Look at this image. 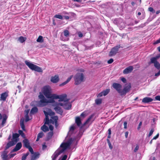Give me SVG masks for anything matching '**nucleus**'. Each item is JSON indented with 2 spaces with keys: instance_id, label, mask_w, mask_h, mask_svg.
Instances as JSON below:
<instances>
[{
  "instance_id": "1",
  "label": "nucleus",
  "mask_w": 160,
  "mask_h": 160,
  "mask_svg": "<svg viewBox=\"0 0 160 160\" xmlns=\"http://www.w3.org/2000/svg\"><path fill=\"white\" fill-rule=\"evenodd\" d=\"M74 139L70 138L67 142L62 143L60 148L57 150L52 156V160H56L58 155L63 152L65 150L68 148L73 141Z\"/></svg>"
},
{
  "instance_id": "2",
  "label": "nucleus",
  "mask_w": 160,
  "mask_h": 160,
  "mask_svg": "<svg viewBox=\"0 0 160 160\" xmlns=\"http://www.w3.org/2000/svg\"><path fill=\"white\" fill-rule=\"evenodd\" d=\"M19 135L17 133H13L12 138L11 141L9 142L7 145L6 149H8L10 147L15 145L18 141V138Z\"/></svg>"
},
{
  "instance_id": "3",
  "label": "nucleus",
  "mask_w": 160,
  "mask_h": 160,
  "mask_svg": "<svg viewBox=\"0 0 160 160\" xmlns=\"http://www.w3.org/2000/svg\"><path fill=\"white\" fill-rule=\"evenodd\" d=\"M75 84L78 85L84 81V76L82 73H78L74 76Z\"/></svg>"
},
{
  "instance_id": "4",
  "label": "nucleus",
  "mask_w": 160,
  "mask_h": 160,
  "mask_svg": "<svg viewBox=\"0 0 160 160\" xmlns=\"http://www.w3.org/2000/svg\"><path fill=\"white\" fill-rule=\"evenodd\" d=\"M25 63L29 68L32 70H34L38 72H42V69L40 67L32 63L27 61H25Z\"/></svg>"
},
{
  "instance_id": "5",
  "label": "nucleus",
  "mask_w": 160,
  "mask_h": 160,
  "mask_svg": "<svg viewBox=\"0 0 160 160\" xmlns=\"http://www.w3.org/2000/svg\"><path fill=\"white\" fill-rule=\"evenodd\" d=\"M43 92L47 98H52L53 94H51V89L49 86H45L43 88Z\"/></svg>"
},
{
  "instance_id": "6",
  "label": "nucleus",
  "mask_w": 160,
  "mask_h": 160,
  "mask_svg": "<svg viewBox=\"0 0 160 160\" xmlns=\"http://www.w3.org/2000/svg\"><path fill=\"white\" fill-rule=\"evenodd\" d=\"M52 98H55V99H59L58 101H67L66 97L67 95L66 94L62 95H58L56 94H53L52 96Z\"/></svg>"
},
{
  "instance_id": "7",
  "label": "nucleus",
  "mask_w": 160,
  "mask_h": 160,
  "mask_svg": "<svg viewBox=\"0 0 160 160\" xmlns=\"http://www.w3.org/2000/svg\"><path fill=\"white\" fill-rule=\"evenodd\" d=\"M160 57V55L158 56H156V57L152 58L151 59V62L154 63L155 67L158 69L160 68V64L157 62V59Z\"/></svg>"
},
{
  "instance_id": "8",
  "label": "nucleus",
  "mask_w": 160,
  "mask_h": 160,
  "mask_svg": "<svg viewBox=\"0 0 160 160\" xmlns=\"http://www.w3.org/2000/svg\"><path fill=\"white\" fill-rule=\"evenodd\" d=\"M58 104L60 105V106H62L65 109L69 110L71 108V104L68 102V100L67 99V101H65L63 103L62 102H58Z\"/></svg>"
},
{
  "instance_id": "9",
  "label": "nucleus",
  "mask_w": 160,
  "mask_h": 160,
  "mask_svg": "<svg viewBox=\"0 0 160 160\" xmlns=\"http://www.w3.org/2000/svg\"><path fill=\"white\" fill-rule=\"evenodd\" d=\"M53 106L55 107L54 109L56 112L61 115H62L63 113V111L62 109L60 107V105L58 104V102L56 103L55 104L53 105Z\"/></svg>"
},
{
  "instance_id": "10",
  "label": "nucleus",
  "mask_w": 160,
  "mask_h": 160,
  "mask_svg": "<svg viewBox=\"0 0 160 160\" xmlns=\"http://www.w3.org/2000/svg\"><path fill=\"white\" fill-rule=\"evenodd\" d=\"M112 86L121 95L122 86L119 83L114 82L112 84Z\"/></svg>"
},
{
  "instance_id": "11",
  "label": "nucleus",
  "mask_w": 160,
  "mask_h": 160,
  "mask_svg": "<svg viewBox=\"0 0 160 160\" xmlns=\"http://www.w3.org/2000/svg\"><path fill=\"white\" fill-rule=\"evenodd\" d=\"M120 48V45H118L113 47L111 50L109 54V56H112L115 55L118 52L119 49Z\"/></svg>"
},
{
  "instance_id": "12",
  "label": "nucleus",
  "mask_w": 160,
  "mask_h": 160,
  "mask_svg": "<svg viewBox=\"0 0 160 160\" xmlns=\"http://www.w3.org/2000/svg\"><path fill=\"white\" fill-rule=\"evenodd\" d=\"M58 117L57 116L52 117L51 119L50 120V123L53 124L54 123L56 127H57L58 126Z\"/></svg>"
},
{
  "instance_id": "13",
  "label": "nucleus",
  "mask_w": 160,
  "mask_h": 160,
  "mask_svg": "<svg viewBox=\"0 0 160 160\" xmlns=\"http://www.w3.org/2000/svg\"><path fill=\"white\" fill-rule=\"evenodd\" d=\"M131 88V86L130 85H128L125 87L123 90H122L121 95H125L126 93Z\"/></svg>"
},
{
  "instance_id": "14",
  "label": "nucleus",
  "mask_w": 160,
  "mask_h": 160,
  "mask_svg": "<svg viewBox=\"0 0 160 160\" xmlns=\"http://www.w3.org/2000/svg\"><path fill=\"white\" fill-rule=\"evenodd\" d=\"M133 67L132 66H129L126 68L123 71V73L124 74H126L128 73L131 72L133 69Z\"/></svg>"
},
{
  "instance_id": "15",
  "label": "nucleus",
  "mask_w": 160,
  "mask_h": 160,
  "mask_svg": "<svg viewBox=\"0 0 160 160\" xmlns=\"http://www.w3.org/2000/svg\"><path fill=\"white\" fill-rule=\"evenodd\" d=\"M47 103V99L45 98L41 99L40 101L38 102V106L40 107H43L46 105Z\"/></svg>"
},
{
  "instance_id": "16",
  "label": "nucleus",
  "mask_w": 160,
  "mask_h": 160,
  "mask_svg": "<svg viewBox=\"0 0 160 160\" xmlns=\"http://www.w3.org/2000/svg\"><path fill=\"white\" fill-rule=\"evenodd\" d=\"M59 80L58 76L55 75V76L52 77L51 78V81L53 83H56L58 82Z\"/></svg>"
},
{
  "instance_id": "17",
  "label": "nucleus",
  "mask_w": 160,
  "mask_h": 160,
  "mask_svg": "<svg viewBox=\"0 0 160 160\" xmlns=\"http://www.w3.org/2000/svg\"><path fill=\"white\" fill-rule=\"evenodd\" d=\"M21 142H18L16 144L15 148L13 149L12 152H14L19 150L22 147Z\"/></svg>"
},
{
  "instance_id": "18",
  "label": "nucleus",
  "mask_w": 160,
  "mask_h": 160,
  "mask_svg": "<svg viewBox=\"0 0 160 160\" xmlns=\"http://www.w3.org/2000/svg\"><path fill=\"white\" fill-rule=\"evenodd\" d=\"M152 100L153 99L152 98L148 97H146L142 99V102L143 103H147L151 102Z\"/></svg>"
},
{
  "instance_id": "19",
  "label": "nucleus",
  "mask_w": 160,
  "mask_h": 160,
  "mask_svg": "<svg viewBox=\"0 0 160 160\" xmlns=\"http://www.w3.org/2000/svg\"><path fill=\"white\" fill-rule=\"evenodd\" d=\"M25 147L27 148L30 147L29 141L27 139H24L22 141Z\"/></svg>"
},
{
  "instance_id": "20",
  "label": "nucleus",
  "mask_w": 160,
  "mask_h": 160,
  "mask_svg": "<svg viewBox=\"0 0 160 160\" xmlns=\"http://www.w3.org/2000/svg\"><path fill=\"white\" fill-rule=\"evenodd\" d=\"M8 96V93L6 92L2 93L1 94V96L0 98V100L5 101L6 100Z\"/></svg>"
},
{
  "instance_id": "21",
  "label": "nucleus",
  "mask_w": 160,
  "mask_h": 160,
  "mask_svg": "<svg viewBox=\"0 0 160 160\" xmlns=\"http://www.w3.org/2000/svg\"><path fill=\"white\" fill-rule=\"evenodd\" d=\"M75 123L78 127H80L81 125V120L80 117H77L75 118Z\"/></svg>"
},
{
  "instance_id": "22",
  "label": "nucleus",
  "mask_w": 160,
  "mask_h": 160,
  "mask_svg": "<svg viewBox=\"0 0 160 160\" xmlns=\"http://www.w3.org/2000/svg\"><path fill=\"white\" fill-rule=\"evenodd\" d=\"M44 112H45V113L47 114V115L48 116V115L52 116L53 115H55V113L54 112H52L51 110L50 109H49L47 112H46V111H44Z\"/></svg>"
},
{
  "instance_id": "23",
  "label": "nucleus",
  "mask_w": 160,
  "mask_h": 160,
  "mask_svg": "<svg viewBox=\"0 0 160 160\" xmlns=\"http://www.w3.org/2000/svg\"><path fill=\"white\" fill-rule=\"evenodd\" d=\"M75 128L74 125H72L71 126L70 128L69 131L68 132V136H70L71 135L72 133Z\"/></svg>"
},
{
  "instance_id": "24",
  "label": "nucleus",
  "mask_w": 160,
  "mask_h": 160,
  "mask_svg": "<svg viewBox=\"0 0 160 160\" xmlns=\"http://www.w3.org/2000/svg\"><path fill=\"white\" fill-rule=\"evenodd\" d=\"M38 111V108L36 107H34L31 109L30 114L31 115L32 114H34V113L37 112Z\"/></svg>"
},
{
  "instance_id": "25",
  "label": "nucleus",
  "mask_w": 160,
  "mask_h": 160,
  "mask_svg": "<svg viewBox=\"0 0 160 160\" xmlns=\"http://www.w3.org/2000/svg\"><path fill=\"white\" fill-rule=\"evenodd\" d=\"M41 129L44 132H46L49 131L48 127L45 125V124L41 127Z\"/></svg>"
},
{
  "instance_id": "26",
  "label": "nucleus",
  "mask_w": 160,
  "mask_h": 160,
  "mask_svg": "<svg viewBox=\"0 0 160 160\" xmlns=\"http://www.w3.org/2000/svg\"><path fill=\"white\" fill-rule=\"evenodd\" d=\"M44 114L45 115V121L44 124H48L50 122V120H49L48 116L47 115V114H46L45 112H44Z\"/></svg>"
},
{
  "instance_id": "27",
  "label": "nucleus",
  "mask_w": 160,
  "mask_h": 160,
  "mask_svg": "<svg viewBox=\"0 0 160 160\" xmlns=\"http://www.w3.org/2000/svg\"><path fill=\"white\" fill-rule=\"evenodd\" d=\"M39 154L35 153L32 156L31 160H35L37 158H38Z\"/></svg>"
},
{
  "instance_id": "28",
  "label": "nucleus",
  "mask_w": 160,
  "mask_h": 160,
  "mask_svg": "<svg viewBox=\"0 0 160 160\" xmlns=\"http://www.w3.org/2000/svg\"><path fill=\"white\" fill-rule=\"evenodd\" d=\"M72 77H73L72 75L70 77H69V78H68L67 79V80L66 81H65V82H63L62 84L61 85H65L67 83H68V82H69L70 81V80L71 79V78H72Z\"/></svg>"
},
{
  "instance_id": "29",
  "label": "nucleus",
  "mask_w": 160,
  "mask_h": 160,
  "mask_svg": "<svg viewBox=\"0 0 160 160\" xmlns=\"http://www.w3.org/2000/svg\"><path fill=\"white\" fill-rule=\"evenodd\" d=\"M8 152L6 151H4L2 155V158H8Z\"/></svg>"
},
{
  "instance_id": "30",
  "label": "nucleus",
  "mask_w": 160,
  "mask_h": 160,
  "mask_svg": "<svg viewBox=\"0 0 160 160\" xmlns=\"http://www.w3.org/2000/svg\"><path fill=\"white\" fill-rule=\"evenodd\" d=\"M37 41L39 42H43V40L42 37L41 36H39L37 40Z\"/></svg>"
},
{
  "instance_id": "31",
  "label": "nucleus",
  "mask_w": 160,
  "mask_h": 160,
  "mask_svg": "<svg viewBox=\"0 0 160 160\" xmlns=\"http://www.w3.org/2000/svg\"><path fill=\"white\" fill-rule=\"evenodd\" d=\"M110 89H106L105 90L103 91L102 92L103 94V96H105L106 95H107L110 92Z\"/></svg>"
},
{
  "instance_id": "32",
  "label": "nucleus",
  "mask_w": 160,
  "mask_h": 160,
  "mask_svg": "<svg viewBox=\"0 0 160 160\" xmlns=\"http://www.w3.org/2000/svg\"><path fill=\"white\" fill-rule=\"evenodd\" d=\"M25 40L26 38L22 36L18 38V40L21 43H23L25 41Z\"/></svg>"
},
{
  "instance_id": "33",
  "label": "nucleus",
  "mask_w": 160,
  "mask_h": 160,
  "mask_svg": "<svg viewBox=\"0 0 160 160\" xmlns=\"http://www.w3.org/2000/svg\"><path fill=\"white\" fill-rule=\"evenodd\" d=\"M50 98V99L48 100H47V103H53L55 102V101L54 99H55V98Z\"/></svg>"
},
{
  "instance_id": "34",
  "label": "nucleus",
  "mask_w": 160,
  "mask_h": 160,
  "mask_svg": "<svg viewBox=\"0 0 160 160\" xmlns=\"http://www.w3.org/2000/svg\"><path fill=\"white\" fill-rule=\"evenodd\" d=\"M29 153L28 152H27L26 154H24L22 158V160H25L27 158V156L29 155Z\"/></svg>"
},
{
  "instance_id": "35",
  "label": "nucleus",
  "mask_w": 160,
  "mask_h": 160,
  "mask_svg": "<svg viewBox=\"0 0 160 160\" xmlns=\"http://www.w3.org/2000/svg\"><path fill=\"white\" fill-rule=\"evenodd\" d=\"M7 118L6 117L2 119V123L1 124V125L2 126V127L4 126V124L6 122V119Z\"/></svg>"
},
{
  "instance_id": "36",
  "label": "nucleus",
  "mask_w": 160,
  "mask_h": 160,
  "mask_svg": "<svg viewBox=\"0 0 160 160\" xmlns=\"http://www.w3.org/2000/svg\"><path fill=\"white\" fill-rule=\"evenodd\" d=\"M18 133L19 135H21V136L23 138H24L25 137V135L24 133L21 130H19L18 131Z\"/></svg>"
},
{
  "instance_id": "37",
  "label": "nucleus",
  "mask_w": 160,
  "mask_h": 160,
  "mask_svg": "<svg viewBox=\"0 0 160 160\" xmlns=\"http://www.w3.org/2000/svg\"><path fill=\"white\" fill-rule=\"evenodd\" d=\"M64 35L67 37L69 35V32L67 30H65L64 32Z\"/></svg>"
},
{
  "instance_id": "38",
  "label": "nucleus",
  "mask_w": 160,
  "mask_h": 160,
  "mask_svg": "<svg viewBox=\"0 0 160 160\" xmlns=\"http://www.w3.org/2000/svg\"><path fill=\"white\" fill-rule=\"evenodd\" d=\"M54 17L60 19H62L63 18V17L62 16L60 15H56L54 16Z\"/></svg>"
},
{
  "instance_id": "39",
  "label": "nucleus",
  "mask_w": 160,
  "mask_h": 160,
  "mask_svg": "<svg viewBox=\"0 0 160 160\" xmlns=\"http://www.w3.org/2000/svg\"><path fill=\"white\" fill-rule=\"evenodd\" d=\"M43 133L42 132H41L39 133L38 135V137L40 138H42L43 135Z\"/></svg>"
},
{
  "instance_id": "40",
  "label": "nucleus",
  "mask_w": 160,
  "mask_h": 160,
  "mask_svg": "<svg viewBox=\"0 0 160 160\" xmlns=\"http://www.w3.org/2000/svg\"><path fill=\"white\" fill-rule=\"evenodd\" d=\"M102 100L101 99H97L95 100V102L97 104H99L101 103Z\"/></svg>"
},
{
  "instance_id": "41",
  "label": "nucleus",
  "mask_w": 160,
  "mask_h": 160,
  "mask_svg": "<svg viewBox=\"0 0 160 160\" xmlns=\"http://www.w3.org/2000/svg\"><path fill=\"white\" fill-rule=\"evenodd\" d=\"M29 149V151L30 152L31 154H33L34 153V152L32 148L31 147H29L27 148Z\"/></svg>"
},
{
  "instance_id": "42",
  "label": "nucleus",
  "mask_w": 160,
  "mask_h": 160,
  "mask_svg": "<svg viewBox=\"0 0 160 160\" xmlns=\"http://www.w3.org/2000/svg\"><path fill=\"white\" fill-rule=\"evenodd\" d=\"M148 10L150 12H152V13H154L155 12V11L153 9V8L152 7H150L148 8Z\"/></svg>"
},
{
  "instance_id": "43",
  "label": "nucleus",
  "mask_w": 160,
  "mask_h": 160,
  "mask_svg": "<svg viewBox=\"0 0 160 160\" xmlns=\"http://www.w3.org/2000/svg\"><path fill=\"white\" fill-rule=\"evenodd\" d=\"M20 126H21V128L23 129V130H24V128H25V127H24V123L23 122H20Z\"/></svg>"
},
{
  "instance_id": "44",
  "label": "nucleus",
  "mask_w": 160,
  "mask_h": 160,
  "mask_svg": "<svg viewBox=\"0 0 160 160\" xmlns=\"http://www.w3.org/2000/svg\"><path fill=\"white\" fill-rule=\"evenodd\" d=\"M92 117H89L86 121L84 123L83 126L85 125L86 124H87L91 119Z\"/></svg>"
},
{
  "instance_id": "45",
  "label": "nucleus",
  "mask_w": 160,
  "mask_h": 160,
  "mask_svg": "<svg viewBox=\"0 0 160 160\" xmlns=\"http://www.w3.org/2000/svg\"><path fill=\"white\" fill-rule=\"evenodd\" d=\"M25 121L26 122H27L28 121L30 120V119H29V116L28 114H26L25 116Z\"/></svg>"
},
{
  "instance_id": "46",
  "label": "nucleus",
  "mask_w": 160,
  "mask_h": 160,
  "mask_svg": "<svg viewBox=\"0 0 160 160\" xmlns=\"http://www.w3.org/2000/svg\"><path fill=\"white\" fill-rule=\"evenodd\" d=\"M154 131V129L153 128L149 132V133L148 134V136L150 137L152 135V134Z\"/></svg>"
},
{
  "instance_id": "47",
  "label": "nucleus",
  "mask_w": 160,
  "mask_h": 160,
  "mask_svg": "<svg viewBox=\"0 0 160 160\" xmlns=\"http://www.w3.org/2000/svg\"><path fill=\"white\" fill-rule=\"evenodd\" d=\"M53 134L52 132H50L48 133V137L50 138H51Z\"/></svg>"
},
{
  "instance_id": "48",
  "label": "nucleus",
  "mask_w": 160,
  "mask_h": 160,
  "mask_svg": "<svg viewBox=\"0 0 160 160\" xmlns=\"http://www.w3.org/2000/svg\"><path fill=\"white\" fill-rule=\"evenodd\" d=\"M38 97L40 99L45 98L44 96L41 93H40V95H39Z\"/></svg>"
},
{
  "instance_id": "49",
  "label": "nucleus",
  "mask_w": 160,
  "mask_h": 160,
  "mask_svg": "<svg viewBox=\"0 0 160 160\" xmlns=\"http://www.w3.org/2000/svg\"><path fill=\"white\" fill-rule=\"evenodd\" d=\"M113 62V59L112 58H111L110 60L108 61V64L112 63Z\"/></svg>"
},
{
  "instance_id": "50",
  "label": "nucleus",
  "mask_w": 160,
  "mask_h": 160,
  "mask_svg": "<svg viewBox=\"0 0 160 160\" xmlns=\"http://www.w3.org/2000/svg\"><path fill=\"white\" fill-rule=\"evenodd\" d=\"M67 158V155H64L62 158L61 160H66Z\"/></svg>"
},
{
  "instance_id": "51",
  "label": "nucleus",
  "mask_w": 160,
  "mask_h": 160,
  "mask_svg": "<svg viewBox=\"0 0 160 160\" xmlns=\"http://www.w3.org/2000/svg\"><path fill=\"white\" fill-rule=\"evenodd\" d=\"M78 34L79 37L82 38V37L83 34L82 32H78Z\"/></svg>"
},
{
  "instance_id": "52",
  "label": "nucleus",
  "mask_w": 160,
  "mask_h": 160,
  "mask_svg": "<svg viewBox=\"0 0 160 160\" xmlns=\"http://www.w3.org/2000/svg\"><path fill=\"white\" fill-rule=\"evenodd\" d=\"M142 125V122H140L139 124L138 127L137 128L138 130H139L140 129V128H141V126Z\"/></svg>"
},
{
  "instance_id": "53",
  "label": "nucleus",
  "mask_w": 160,
  "mask_h": 160,
  "mask_svg": "<svg viewBox=\"0 0 160 160\" xmlns=\"http://www.w3.org/2000/svg\"><path fill=\"white\" fill-rule=\"evenodd\" d=\"M159 133H158V134H157V135H156V136H155V137H154L152 139L153 140H155V139H156L157 138H158V137H159Z\"/></svg>"
},
{
  "instance_id": "54",
  "label": "nucleus",
  "mask_w": 160,
  "mask_h": 160,
  "mask_svg": "<svg viewBox=\"0 0 160 160\" xmlns=\"http://www.w3.org/2000/svg\"><path fill=\"white\" fill-rule=\"evenodd\" d=\"M156 100L160 101V96H157L155 97Z\"/></svg>"
},
{
  "instance_id": "55",
  "label": "nucleus",
  "mask_w": 160,
  "mask_h": 160,
  "mask_svg": "<svg viewBox=\"0 0 160 160\" xmlns=\"http://www.w3.org/2000/svg\"><path fill=\"white\" fill-rule=\"evenodd\" d=\"M86 116V114L85 113V112H84L82 113L80 115V116L81 117H83V118L85 117Z\"/></svg>"
},
{
  "instance_id": "56",
  "label": "nucleus",
  "mask_w": 160,
  "mask_h": 160,
  "mask_svg": "<svg viewBox=\"0 0 160 160\" xmlns=\"http://www.w3.org/2000/svg\"><path fill=\"white\" fill-rule=\"evenodd\" d=\"M121 80L124 83H126V79L124 78H121Z\"/></svg>"
},
{
  "instance_id": "57",
  "label": "nucleus",
  "mask_w": 160,
  "mask_h": 160,
  "mask_svg": "<svg viewBox=\"0 0 160 160\" xmlns=\"http://www.w3.org/2000/svg\"><path fill=\"white\" fill-rule=\"evenodd\" d=\"M127 123L126 122H125L123 123V125L124 126V128L126 129L127 128Z\"/></svg>"
},
{
  "instance_id": "58",
  "label": "nucleus",
  "mask_w": 160,
  "mask_h": 160,
  "mask_svg": "<svg viewBox=\"0 0 160 160\" xmlns=\"http://www.w3.org/2000/svg\"><path fill=\"white\" fill-rule=\"evenodd\" d=\"M103 95V94L102 92H101V93H99L98 95V97H102Z\"/></svg>"
},
{
  "instance_id": "59",
  "label": "nucleus",
  "mask_w": 160,
  "mask_h": 160,
  "mask_svg": "<svg viewBox=\"0 0 160 160\" xmlns=\"http://www.w3.org/2000/svg\"><path fill=\"white\" fill-rule=\"evenodd\" d=\"M138 149H139V147L138 146H137L136 147L135 149L134 150V152H136L138 150Z\"/></svg>"
},
{
  "instance_id": "60",
  "label": "nucleus",
  "mask_w": 160,
  "mask_h": 160,
  "mask_svg": "<svg viewBox=\"0 0 160 160\" xmlns=\"http://www.w3.org/2000/svg\"><path fill=\"white\" fill-rule=\"evenodd\" d=\"M49 128L51 131H52L53 130V127L52 125H50L49 126Z\"/></svg>"
},
{
  "instance_id": "61",
  "label": "nucleus",
  "mask_w": 160,
  "mask_h": 160,
  "mask_svg": "<svg viewBox=\"0 0 160 160\" xmlns=\"http://www.w3.org/2000/svg\"><path fill=\"white\" fill-rule=\"evenodd\" d=\"M108 145L109 146V148H110L111 149H112V147L111 145V142L109 143H108Z\"/></svg>"
},
{
  "instance_id": "62",
  "label": "nucleus",
  "mask_w": 160,
  "mask_h": 160,
  "mask_svg": "<svg viewBox=\"0 0 160 160\" xmlns=\"http://www.w3.org/2000/svg\"><path fill=\"white\" fill-rule=\"evenodd\" d=\"M160 75V70L158 71V72L156 73L155 74V76H158Z\"/></svg>"
},
{
  "instance_id": "63",
  "label": "nucleus",
  "mask_w": 160,
  "mask_h": 160,
  "mask_svg": "<svg viewBox=\"0 0 160 160\" xmlns=\"http://www.w3.org/2000/svg\"><path fill=\"white\" fill-rule=\"evenodd\" d=\"M16 155V153L12 154H10L9 157L10 158H12V157H13L14 156H15Z\"/></svg>"
},
{
  "instance_id": "64",
  "label": "nucleus",
  "mask_w": 160,
  "mask_h": 160,
  "mask_svg": "<svg viewBox=\"0 0 160 160\" xmlns=\"http://www.w3.org/2000/svg\"><path fill=\"white\" fill-rule=\"evenodd\" d=\"M160 43V38L158 40H157L156 42L154 43V44H158V43Z\"/></svg>"
}]
</instances>
